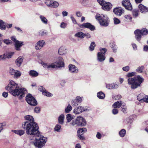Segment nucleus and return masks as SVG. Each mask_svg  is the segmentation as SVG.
I'll return each instance as SVG.
<instances>
[{"label":"nucleus","mask_w":148,"mask_h":148,"mask_svg":"<svg viewBox=\"0 0 148 148\" xmlns=\"http://www.w3.org/2000/svg\"><path fill=\"white\" fill-rule=\"evenodd\" d=\"M69 71L71 73L76 74L78 72V68L74 65L70 64L68 66Z\"/></svg>","instance_id":"nucleus-18"},{"label":"nucleus","mask_w":148,"mask_h":148,"mask_svg":"<svg viewBox=\"0 0 148 148\" xmlns=\"http://www.w3.org/2000/svg\"><path fill=\"white\" fill-rule=\"evenodd\" d=\"M66 26V24L63 22H62L60 25V26L61 28H65Z\"/></svg>","instance_id":"nucleus-63"},{"label":"nucleus","mask_w":148,"mask_h":148,"mask_svg":"<svg viewBox=\"0 0 148 148\" xmlns=\"http://www.w3.org/2000/svg\"><path fill=\"white\" fill-rule=\"evenodd\" d=\"M14 53L13 52L8 53H5L4 54L5 55L6 59L7 58H11L12 56L14 55Z\"/></svg>","instance_id":"nucleus-42"},{"label":"nucleus","mask_w":148,"mask_h":148,"mask_svg":"<svg viewBox=\"0 0 148 148\" xmlns=\"http://www.w3.org/2000/svg\"><path fill=\"white\" fill-rule=\"evenodd\" d=\"M23 60V57L22 56H19L16 60L15 63L16 65L18 67L21 65Z\"/></svg>","instance_id":"nucleus-26"},{"label":"nucleus","mask_w":148,"mask_h":148,"mask_svg":"<svg viewBox=\"0 0 148 148\" xmlns=\"http://www.w3.org/2000/svg\"><path fill=\"white\" fill-rule=\"evenodd\" d=\"M47 32L42 30H40L39 32V35L41 36H44L47 34Z\"/></svg>","instance_id":"nucleus-45"},{"label":"nucleus","mask_w":148,"mask_h":148,"mask_svg":"<svg viewBox=\"0 0 148 148\" xmlns=\"http://www.w3.org/2000/svg\"><path fill=\"white\" fill-rule=\"evenodd\" d=\"M112 113L114 114H116L118 113V110L116 108H114L112 110Z\"/></svg>","instance_id":"nucleus-58"},{"label":"nucleus","mask_w":148,"mask_h":148,"mask_svg":"<svg viewBox=\"0 0 148 148\" xmlns=\"http://www.w3.org/2000/svg\"><path fill=\"white\" fill-rule=\"evenodd\" d=\"M136 39L139 41L141 39L142 35H146L148 34V30L146 29H142L141 30L137 29L134 32Z\"/></svg>","instance_id":"nucleus-7"},{"label":"nucleus","mask_w":148,"mask_h":148,"mask_svg":"<svg viewBox=\"0 0 148 148\" xmlns=\"http://www.w3.org/2000/svg\"><path fill=\"white\" fill-rule=\"evenodd\" d=\"M113 12L116 15L120 16L124 13V10L121 7H116L114 9Z\"/></svg>","instance_id":"nucleus-12"},{"label":"nucleus","mask_w":148,"mask_h":148,"mask_svg":"<svg viewBox=\"0 0 148 148\" xmlns=\"http://www.w3.org/2000/svg\"><path fill=\"white\" fill-rule=\"evenodd\" d=\"M26 100L27 103L32 106H35L37 104V102L36 100L30 94H28L26 96Z\"/></svg>","instance_id":"nucleus-8"},{"label":"nucleus","mask_w":148,"mask_h":148,"mask_svg":"<svg viewBox=\"0 0 148 148\" xmlns=\"http://www.w3.org/2000/svg\"><path fill=\"white\" fill-rule=\"evenodd\" d=\"M88 111V110L86 108L82 106H79L75 108L73 110V112L75 114H78L82 112Z\"/></svg>","instance_id":"nucleus-10"},{"label":"nucleus","mask_w":148,"mask_h":148,"mask_svg":"<svg viewBox=\"0 0 148 148\" xmlns=\"http://www.w3.org/2000/svg\"><path fill=\"white\" fill-rule=\"evenodd\" d=\"M39 18L42 22L45 24L47 25L48 23V20L43 15H40Z\"/></svg>","instance_id":"nucleus-30"},{"label":"nucleus","mask_w":148,"mask_h":148,"mask_svg":"<svg viewBox=\"0 0 148 148\" xmlns=\"http://www.w3.org/2000/svg\"><path fill=\"white\" fill-rule=\"evenodd\" d=\"M106 58L105 54L101 53H98L97 55V59L100 62H102L104 61Z\"/></svg>","instance_id":"nucleus-20"},{"label":"nucleus","mask_w":148,"mask_h":148,"mask_svg":"<svg viewBox=\"0 0 148 148\" xmlns=\"http://www.w3.org/2000/svg\"><path fill=\"white\" fill-rule=\"evenodd\" d=\"M38 134V135H35L33 137L35 139L34 142V144L36 147L38 148H41L45 145L47 140V139L42 135L40 132Z\"/></svg>","instance_id":"nucleus-4"},{"label":"nucleus","mask_w":148,"mask_h":148,"mask_svg":"<svg viewBox=\"0 0 148 148\" xmlns=\"http://www.w3.org/2000/svg\"><path fill=\"white\" fill-rule=\"evenodd\" d=\"M111 48L112 49L113 51L114 52H116L117 50L116 46L114 44H113L111 46Z\"/></svg>","instance_id":"nucleus-53"},{"label":"nucleus","mask_w":148,"mask_h":148,"mask_svg":"<svg viewBox=\"0 0 148 148\" xmlns=\"http://www.w3.org/2000/svg\"><path fill=\"white\" fill-rule=\"evenodd\" d=\"M4 23L2 20H0V28L2 30H4L5 29L6 27ZM2 35L0 34V37L2 36Z\"/></svg>","instance_id":"nucleus-31"},{"label":"nucleus","mask_w":148,"mask_h":148,"mask_svg":"<svg viewBox=\"0 0 148 148\" xmlns=\"http://www.w3.org/2000/svg\"><path fill=\"white\" fill-rule=\"evenodd\" d=\"M138 8L141 12H145L148 11V8H146L141 4L139 5Z\"/></svg>","instance_id":"nucleus-28"},{"label":"nucleus","mask_w":148,"mask_h":148,"mask_svg":"<svg viewBox=\"0 0 148 148\" xmlns=\"http://www.w3.org/2000/svg\"><path fill=\"white\" fill-rule=\"evenodd\" d=\"M114 24H118L120 22V20L116 18H114Z\"/></svg>","instance_id":"nucleus-50"},{"label":"nucleus","mask_w":148,"mask_h":148,"mask_svg":"<svg viewBox=\"0 0 148 148\" xmlns=\"http://www.w3.org/2000/svg\"><path fill=\"white\" fill-rule=\"evenodd\" d=\"M45 42L44 40H40L37 42L35 45V48L36 50L41 49L44 46Z\"/></svg>","instance_id":"nucleus-15"},{"label":"nucleus","mask_w":148,"mask_h":148,"mask_svg":"<svg viewBox=\"0 0 148 148\" xmlns=\"http://www.w3.org/2000/svg\"><path fill=\"white\" fill-rule=\"evenodd\" d=\"M25 120L28 121L29 122H35L33 116L31 115H27L25 116L24 117Z\"/></svg>","instance_id":"nucleus-25"},{"label":"nucleus","mask_w":148,"mask_h":148,"mask_svg":"<svg viewBox=\"0 0 148 148\" xmlns=\"http://www.w3.org/2000/svg\"><path fill=\"white\" fill-rule=\"evenodd\" d=\"M136 74L135 72H132L128 73L126 75L127 77H129L127 80L128 84L130 85L132 89H135L140 86L141 84L144 80V79L140 75L132 77Z\"/></svg>","instance_id":"nucleus-3"},{"label":"nucleus","mask_w":148,"mask_h":148,"mask_svg":"<svg viewBox=\"0 0 148 148\" xmlns=\"http://www.w3.org/2000/svg\"><path fill=\"white\" fill-rule=\"evenodd\" d=\"M43 66L45 68L47 69L56 68V66L55 62L51 64L45 63L43 64Z\"/></svg>","instance_id":"nucleus-24"},{"label":"nucleus","mask_w":148,"mask_h":148,"mask_svg":"<svg viewBox=\"0 0 148 148\" xmlns=\"http://www.w3.org/2000/svg\"><path fill=\"white\" fill-rule=\"evenodd\" d=\"M72 109V107L70 104H69L65 109V112L67 113H69L71 110Z\"/></svg>","instance_id":"nucleus-35"},{"label":"nucleus","mask_w":148,"mask_h":148,"mask_svg":"<svg viewBox=\"0 0 148 148\" xmlns=\"http://www.w3.org/2000/svg\"><path fill=\"white\" fill-rule=\"evenodd\" d=\"M5 125L6 124L5 123H0V130H2Z\"/></svg>","instance_id":"nucleus-62"},{"label":"nucleus","mask_w":148,"mask_h":148,"mask_svg":"<svg viewBox=\"0 0 148 148\" xmlns=\"http://www.w3.org/2000/svg\"><path fill=\"white\" fill-rule=\"evenodd\" d=\"M100 52L98 53H101L105 54V53L107 51V49L105 48H100L99 49Z\"/></svg>","instance_id":"nucleus-48"},{"label":"nucleus","mask_w":148,"mask_h":148,"mask_svg":"<svg viewBox=\"0 0 148 148\" xmlns=\"http://www.w3.org/2000/svg\"><path fill=\"white\" fill-rule=\"evenodd\" d=\"M130 69V67L128 66H127L122 68V69L124 71L127 72L129 71Z\"/></svg>","instance_id":"nucleus-57"},{"label":"nucleus","mask_w":148,"mask_h":148,"mask_svg":"<svg viewBox=\"0 0 148 148\" xmlns=\"http://www.w3.org/2000/svg\"><path fill=\"white\" fill-rule=\"evenodd\" d=\"M86 128L83 127L82 128L79 129L77 130V133L78 134H81L82 135L83 134L86 132Z\"/></svg>","instance_id":"nucleus-36"},{"label":"nucleus","mask_w":148,"mask_h":148,"mask_svg":"<svg viewBox=\"0 0 148 148\" xmlns=\"http://www.w3.org/2000/svg\"><path fill=\"white\" fill-rule=\"evenodd\" d=\"M95 46V44L94 42H92L90 44V46L89 47L90 50L91 51H93L94 50V47Z\"/></svg>","instance_id":"nucleus-47"},{"label":"nucleus","mask_w":148,"mask_h":148,"mask_svg":"<svg viewBox=\"0 0 148 148\" xmlns=\"http://www.w3.org/2000/svg\"><path fill=\"white\" fill-rule=\"evenodd\" d=\"M97 97L99 99H103L105 97V95L102 92L100 91L97 93Z\"/></svg>","instance_id":"nucleus-33"},{"label":"nucleus","mask_w":148,"mask_h":148,"mask_svg":"<svg viewBox=\"0 0 148 148\" xmlns=\"http://www.w3.org/2000/svg\"><path fill=\"white\" fill-rule=\"evenodd\" d=\"M38 90L42 92V94L47 97H52L53 96L52 94L47 91L45 88L43 86L39 87Z\"/></svg>","instance_id":"nucleus-16"},{"label":"nucleus","mask_w":148,"mask_h":148,"mask_svg":"<svg viewBox=\"0 0 148 148\" xmlns=\"http://www.w3.org/2000/svg\"><path fill=\"white\" fill-rule=\"evenodd\" d=\"M111 85L112 89L116 88L119 86L117 84H112Z\"/></svg>","instance_id":"nucleus-56"},{"label":"nucleus","mask_w":148,"mask_h":148,"mask_svg":"<svg viewBox=\"0 0 148 148\" xmlns=\"http://www.w3.org/2000/svg\"><path fill=\"white\" fill-rule=\"evenodd\" d=\"M24 45L23 42L21 41H19L18 40L15 43V49L17 51H20V47Z\"/></svg>","instance_id":"nucleus-21"},{"label":"nucleus","mask_w":148,"mask_h":148,"mask_svg":"<svg viewBox=\"0 0 148 148\" xmlns=\"http://www.w3.org/2000/svg\"><path fill=\"white\" fill-rule=\"evenodd\" d=\"M61 127L60 125L57 124L55 126L54 130L55 131L59 132H60Z\"/></svg>","instance_id":"nucleus-43"},{"label":"nucleus","mask_w":148,"mask_h":148,"mask_svg":"<svg viewBox=\"0 0 148 148\" xmlns=\"http://www.w3.org/2000/svg\"><path fill=\"white\" fill-rule=\"evenodd\" d=\"M70 18H71V20H72V21L73 22V23L74 24H77V22H76V20L73 17V16L72 15H71V16Z\"/></svg>","instance_id":"nucleus-59"},{"label":"nucleus","mask_w":148,"mask_h":148,"mask_svg":"<svg viewBox=\"0 0 148 148\" xmlns=\"http://www.w3.org/2000/svg\"><path fill=\"white\" fill-rule=\"evenodd\" d=\"M22 127L25 130L26 134L33 137L38 135L39 132L38 126L36 122H23L22 124Z\"/></svg>","instance_id":"nucleus-2"},{"label":"nucleus","mask_w":148,"mask_h":148,"mask_svg":"<svg viewBox=\"0 0 148 148\" xmlns=\"http://www.w3.org/2000/svg\"><path fill=\"white\" fill-rule=\"evenodd\" d=\"M29 75L32 77H36L38 75V74L36 71L34 70H31L29 72Z\"/></svg>","instance_id":"nucleus-34"},{"label":"nucleus","mask_w":148,"mask_h":148,"mask_svg":"<svg viewBox=\"0 0 148 148\" xmlns=\"http://www.w3.org/2000/svg\"><path fill=\"white\" fill-rule=\"evenodd\" d=\"M122 3L126 9L129 10L132 9V6L129 0H123L122 1Z\"/></svg>","instance_id":"nucleus-13"},{"label":"nucleus","mask_w":148,"mask_h":148,"mask_svg":"<svg viewBox=\"0 0 148 148\" xmlns=\"http://www.w3.org/2000/svg\"><path fill=\"white\" fill-rule=\"evenodd\" d=\"M125 17L127 20H128V21H131L132 18V17L130 15H126L125 16Z\"/></svg>","instance_id":"nucleus-64"},{"label":"nucleus","mask_w":148,"mask_h":148,"mask_svg":"<svg viewBox=\"0 0 148 148\" xmlns=\"http://www.w3.org/2000/svg\"><path fill=\"white\" fill-rule=\"evenodd\" d=\"M84 33L81 32H77L75 35V36L79 38H84Z\"/></svg>","instance_id":"nucleus-32"},{"label":"nucleus","mask_w":148,"mask_h":148,"mask_svg":"<svg viewBox=\"0 0 148 148\" xmlns=\"http://www.w3.org/2000/svg\"><path fill=\"white\" fill-rule=\"evenodd\" d=\"M3 41L4 43L7 45H9L12 42L11 40L8 39H4L3 40Z\"/></svg>","instance_id":"nucleus-52"},{"label":"nucleus","mask_w":148,"mask_h":148,"mask_svg":"<svg viewBox=\"0 0 148 148\" xmlns=\"http://www.w3.org/2000/svg\"><path fill=\"white\" fill-rule=\"evenodd\" d=\"M56 68H60L63 67L64 66V63L63 60L61 57H59L58 61L55 62Z\"/></svg>","instance_id":"nucleus-17"},{"label":"nucleus","mask_w":148,"mask_h":148,"mask_svg":"<svg viewBox=\"0 0 148 148\" xmlns=\"http://www.w3.org/2000/svg\"><path fill=\"white\" fill-rule=\"evenodd\" d=\"M76 98L77 99V101H78L77 102L79 104L82 101V97H80L79 96H77L76 97Z\"/></svg>","instance_id":"nucleus-54"},{"label":"nucleus","mask_w":148,"mask_h":148,"mask_svg":"<svg viewBox=\"0 0 148 148\" xmlns=\"http://www.w3.org/2000/svg\"><path fill=\"white\" fill-rule=\"evenodd\" d=\"M21 72L18 70H16L14 75V78L19 77L21 75Z\"/></svg>","instance_id":"nucleus-39"},{"label":"nucleus","mask_w":148,"mask_h":148,"mask_svg":"<svg viewBox=\"0 0 148 148\" xmlns=\"http://www.w3.org/2000/svg\"><path fill=\"white\" fill-rule=\"evenodd\" d=\"M96 18L99 21L100 24L103 26H107L108 25L109 21L108 16L106 15L97 14L95 16Z\"/></svg>","instance_id":"nucleus-5"},{"label":"nucleus","mask_w":148,"mask_h":148,"mask_svg":"<svg viewBox=\"0 0 148 148\" xmlns=\"http://www.w3.org/2000/svg\"><path fill=\"white\" fill-rule=\"evenodd\" d=\"M137 99L141 102H148V97L143 93L138 95L137 97Z\"/></svg>","instance_id":"nucleus-11"},{"label":"nucleus","mask_w":148,"mask_h":148,"mask_svg":"<svg viewBox=\"0 0 148 148\" xmlns=\"http://www.w3.org/2000/svg\"><path fill=\"white\" fill-rule=\"evenodd\" d=\"M123 104L122 101H119L114 103L112 105V106L114 108H119L121 107L122 105H123Z\"/></svg>","instance_id":"nucleus-22"},{"label":"nucleus","mask_w":148,"mask_h":148,"mask_svg":"<svg viewBox=\"0 0 148 148\" xmlns=\"http://www.w3.org/2000/svg\"><path fill=\"white\" fill-rule=\"evenodd\" d=\"M138 10H134L132 11V14L134 16L136 17L138 15Z\"/></svg>","instance_id":"nucleus-46"},{"label":"nucleus","mask_w":148,"mask_h":148,"mask_svg":"<svg viewBox=\"0 0 148 148\" xmlns=\"http://www.w3.org/2000/svg\"><path fill=\"white\" fill-rule=\"evenodd\" d=\"M46 0V1L45 3L48 6L55 8H57L59 5L58 3L56 1L52 0Z\"/></svg>","instance_id":"nucleus-9"},{"label":"nucleus","mask_w":148,"mask_h":148,"mask_svg":"<svg viewBox=\"0 0 148 148\" xmlns=\"http://www.w3.org/2000/svg\"><path fill=\"white\" fill-rule=\"evenodd\" d=\"M125 104L124 103L122 105L121 108V110L125 114L127 113V106H125Z\"/></svg>","instance_id":"nucleus-40"},{"label":"nucleus","mask_w":148,"mask_h":148,"mask_svg":"<svg viewBox=\"0 0 148 148\" xmlns=\"http://www.w3.org/2000/svg\"><path fill=\"white\" fill-rule=\"evenodd\" d=\"M64 118V116L63 114H61L58 117V121L60 124L63 125V124Z\"/></svg>","instance_id":"nucleus-27"},{"label":"nucleus","mask_w":148,"mask_h":148,"mask_svg":"<svg viewBox=\"0 0 148 148\" xmlns=\"http://www.w3.org/2000/svg\"><path fill=\"white\" fill-rule=\"evenodd\" d=\"M79 27L82 28H87L89 29L91 31H94L95 29V27L91 25L90 23H86L81 25Z\"/></svg>","instance_id":"nucleus-14"},{"label":"nucleus","mask_w":148,"mask_h":148,"mask_svg":"<svg viewBox=\"0 0 148 148\" xmlns=\"http://www.w3.org/2000/svg\"><path fill=\"white\" fill-rule=\"evenodd\" d=\"M66 52V49L64 47H61L58 50V53L60 55H64Z\"/></svg>","instance_id":"nucleus-29"},{"label":"nucleus","mask_w":148,"mask_h":148,"mask_svg":"<svg viewBox=\"0 0 148 148\" xmlns=\"http://www.w3.org/2000/svg\"><path fill=\"white\" fill-rule=\"evenodd\" d=\"M16 70H14L12 68H10V69L9 73L11 75H14Z\"/></svg>","instance_id":"nucleus-51"},{"label":"nucleus","mask_w":148,"mask_h":148,"mask_svg":"<svg viewBox=\"0 0 148 148\" xmlns=\"http://www.w3.org/2000/svg\"><path fill=\"white\" fill-rule=\"evenodd\" d=\"M112 6V5L109 2H105L102 7V9L106 11H109Z\"/></svg>","instance_id":"nucleus-19"},{"label":"nucleus","mask_w":148,"mask_h":148,"mask_svg":"<svg viewBox=\"0 0 148 148\" xmlns=\"http://www.w3.org/2000/svg\"><path fill=\"white\" fill-rule=\"evenodd\" d=\"M12 132L20 136H21L24 134L25 130H12Z\"/></svg>","instance_id":"nucleus-23"},{"label":"nucleus","mask_w":148,"mask_h":148,"mask_svg":"<svg viewBox=\"0 0 148 148\" xmlns=\"http://www.w3.org/2000/svg\"><path fill=\"white\" fill-rule=\"evenodd\" d=\"M144 69V66H140L137 68L136 71L138 72L141 73L143 72Z\"/></svg>","instance_id":"nucleus-44"},{"label":"nucleus","mask_w":148,"mask_h":148,"mask_svg":"<svg viewBox=\"0 0 148 148\" xmlns=\"http://www.w3.org/2000/svg\"><path fill=\"white\" fill-rule=\"evenodd\" d=\"M98 3L102 6L106 2L105 1L103 0H97Z\"/></svg>","instance_id":"nucleus-55"},{"label":"nucleus","mask_w":148,"mask_h":148,"mask_svg":"<svg viewBox=\"0 0 148 148\" xmlns=\"http://www.w3.org/2000/svg\"><path fill=\"white\" fill-rule=\"evenodd\" d=\"M77 101L76 98L75 99L71 101V104L72 106H76L79 105V104L77 102Z\"/></svg>","instance_id":"nucleus-41"},{"label":"nucleus","mask_w":148,"mask_h":148,"mask_svg":"<svg viewBox=\"0 0 148 148\" xmlns=\"http://www.w3.org/2000/svg\"><path fill=\"white\" fill-rule=\"evenodd\" d=\"M40 108L39 107H36L34 110V112L37 113H40Z\"/></svg>","instance_id":"nucleus-49"},{"label":"nucleus","mask_w":148,"mask_h":148,"mask_svg":"<svg viewBox=\"0 0 148 148\" xmlns=\"http://www.w3.org/2000/svg\"><path fill=\"white\" fill-rule=\"evenodd\" d=\"M126 133L125 130L123 129L121 130L119 132V136L122 137H124Z\"/></svg>","instance_id":"nucleus-38"},{"label":"nucleus","mask_w":148,"mask_h":148,"mask_svg":"<svg viewBox=\"0 0 148 148\" xmlns=\"http://www.w3.org/2000/svg\"><path fill=\"white\" fill-rule=\"evenodd\" d=\"M78 138L81 140H84L85 139V138L84 136H82L81 134H78Z\"/></svg>","instance_id":"nucleus-61"},{"label":"nucleus","mask_w":148,"mask_h":148,"mask_svg":"<svg viewBox=\"0 0 148 148\" xmlns=\"http://www.w3.org/2000/svg\"><path fill=\"white\" fill-rule=\"evenodd\" d=\"M6 90L13 96H18L21 99L25 96L26 90L24 88H21L18 84L13 80H10L8 86L5 87Z\"/></svg>","instance_id":"nucleus-1"},{"label":"nucleus","mask_w":148,"mask_h":148,"mask_svg":"<svg viewBox=\"0 0 148 148\" xmlns=\"http://www.w3.org/2000/svg\"><path fill=\"white\" fill-rule=\"evenodd\" d=\"M71 125L74 126H84L86 125V122L85 119L80 116H78L76 119L72 121Z\"/></svg>","instance_id":"nucleus-6"},{"label":"nucleus","mask_w":148,"mask_h":148,"mask_svg":"<svg viewBox=\"0 0 148 148\" xmlns=\"http://www.w3.org/2000/svg\"><path fill=\"white\" fill-rule=\"evenodd\" d=\"M76 16L78 17H80L82 16V14L81 12L80 11H77L76 12Z\"/></svg>","instance_id":"nucleus-60"},{"label":"nucleus","mask_w":148,"mask_h":148,"mask_svg":"<svg viewBox=\"0 0 148 148\" xmlns=\"http://www.w3.org/2000/svg\"><path fill=\"white\" fill-rule=\"evenodd\" d=\"M73 117L72 116L71 114H68L66 115L67 123L70 122L73 119Z\"/></svg>","instance_id":"nucleus-37"}]
</instances>
